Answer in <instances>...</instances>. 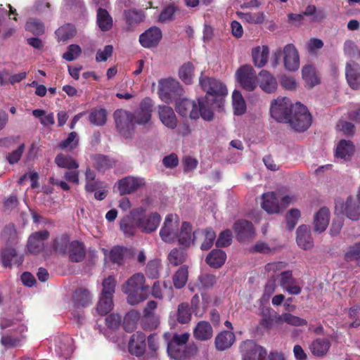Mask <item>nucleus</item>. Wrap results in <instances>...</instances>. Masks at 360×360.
I'll list each match as a JSON object with an SVG mask.
<instances>
[{"mask_svg":"<svg viewBox=\"0 0 360 360\" xmlns=\"http://www.w3.org/2000/svg\"><path fill=\"white\" fill-rule=\"evenodd\" d=\"M22 315L18 314L15 319H11L6 316L1 318L0 328L1 330L10 328L11 333L9 335H1V344L6 347H18L21 345L25 339L24 333L27 331V328L21 323Z\"/></svg>","mask_w":360,"mask_h":360,"instance_id":"f257e3e1","label":"nucleus"},{"mask_svg":"<svg viewBox=\"0 0 360 360\" xmlns=\"http://www.w3.org/2000/svg\"><path fill=\"white\" fill-rule=\"evenodd\" d=\"M169 333H165L164 335L165 340L167 341L168 355L171 358L177 360H183L188 356L189 352L186 343L190 337L189 333L175 334L170 341H169Z\"/></svg>","mask_w":360,"mask_h":360,"instance_id":"f03ea898","label":"nucleus"},{"mask_svg":"<svg viewBox=\"0 0 360 360\" xmlns=\"http://www.w3.org/2000/svg\"><path fill=\"white\" fill-rule=\"evenodd\" d=\"M285 123L296 131H304L311 126V116L306 106L296 103Z\"/></svg>","mask_w":360,"mask_h":360,"instance_id":"7ed1b4c3","label":"nucleus"},{"mask_svg":"<svg viewBox=\"0 0 360 360\" xmlns=\"http://www.w3.org/2000/svg\"><path fill=\"white\" fill-rule=\"evenodd\" d=\"M117 131L124 138L131 136L135 130V114L123 109H117L113 113Z\"/></svg>","mask_w":360,"mask_h":360,"instance_id":"20e7f679","label":"nucleus"},{"mask_svg":"<svg viewBox=\"0 0 360 360\" xmlns=\"http://www.w3.org/2000/svg\"><path fill=\"white\" fill-rule=\"evenodd\" d=\"M269 295L264 294L260 300V306L259 307V314L262 316L260 325L267 329L276 328H281V314H277L269 307H265L269 301Z\"/></svg>","mask_w":360,"mask_h":360,"instance_id":"39448f33","label":"nucleus"},{"mask_svg":"<svg viewBox=\"0 0 360 360\" xmlns=\"http://www.w3.org/2000/svg\"><path fill=\"white\" fill-rule=\"evenodd\" d=\"M294 105L289 98H278L271 105L270 112L271 117L279 122H286L288 118L292 111Z\"/></svg>","mask_w":360,"mask_h":360,"instance_id":"423d86ee","label":"nucleus"},{"mask_svg":"<svg viewBox=\"0 0 360 360\" xmlns=\"http://www.w3.org/2000/svg\"><path fill=\"white\" fill-rule=\"evenodd\" d=\"M237 82L240 86L248 91H252L257 86V75L253 68L250 65L241 66L236 73Z\"/></svg>","mask_w":360,"mask_h":360,"instance_id":"0eeeda50","label":"nucleus"},{"mask_svg":"<svg viewBox=\"0 0 360 360\" xmlns=\"http://www.w3.org/2000/svg\"><path fill=\"white\" fill-rule=\"evenodd\" d=\"M199 83L202 90L207 93L206 96L208 98L224 96L227 94V88L222 82L214 78L203 77L202 72Z\"/></svg>","mask_w":360,"mask_h":360,"instance_id":"6e6552de","label":"nucleus"},{"mask_svg":"<svg viewBox=\"0 0 360 360\" xmlns=\"http://www.w3.org/2000/svg\"><path fill=\"white\" fill-rule=\"evenodd\" d=\"M243 360H264L266 350L252 340L245 341L240 346Z\"/></svg>","mask_w":360,"mask_h":360,"instance_id":"1a4fd4ad","label":"nucleus"},{"mask_svg":"<svg viewBox=\"0 0 360 360\" xmlns=\"http://www.w3.org/2000/svg\"><path fill=\"white\" fill-rule=\"evenodd\" d=\"M176 219V215L168 214L160 229V236L166 243L173 242L178 236L179 223Z\"/></svg>","mask_w":360,"mask_h":360,"instance_id":"9d476101","label":"nucleus"},{"mask_svg":"<svg viewBox=\"0 0 360 360\" xmlns=\"http://www.w3.org/2000/svg\"><path fill=\"white\" fill-rule=\"evenodd\" d=\"M148 289L149 286L146 285V278L142 273L133 274L122 286L123 292H143L148 291Z\"/></svg>","mask_w":360,"mask_h":360,"instance_id":"9b49d317","label":"nucleus"},{"mask_svg":"<svg viewBox=\"0 0 360 360\" xmlns=\"http://www.w3.org/2000/svg\"><path fill=\"white\" fill-rule=\"evenodd\" d=\"M233 229L239 242H245L254 237L255 229L252 222L249 221L238 220L234 223Z\"/></svg>","mask_w":360,"mask_h":360,"instance_id":"f8f14e48","label":"nucleus"},{"mask_svg":"<svg viewBox=\"0 0 360 360\" xmlns=\"http://www.w3.org/2000/svg\"><path fill=\"white\" fill-rule=\"evenodd\" d=\"M182 89L179 82L174 79L160 80L158 94L162 100L167 102L173 95L180 94Z\"/></svg>","mask_w":360,"mask_h":360,"instance_id":"ddd939ff","label":"nucleus"},{"mask_svg":"<svg viewBox=\"0 0 360 360\" xmlns=\"http://www.w3.org/2000/svg\"><path fill=\"white\" fill-rule=\"evenodd\" d=\"M162 37L161 30L156 26H153L139 36V42L144 48L150 49L157 46Z\"/></svg>","mask_w":360,"mask_h":360,"instance_id":"4468645a","label":"nucleus"},{"mask_svg":"<svg viewBox=\"0 0 360 360\" xmlns=\"http://www.w3.org/2000/svg\"><path fill=\"white\" fill-rule=\"evenodd\" d=\"M144 184L143 179L129 176L118 181L117 189L120 195H124L135 192Z\"/></svg>","mask_w":360,"mask_h":360,"instance_id":"2eb2a0df","label":"nucleus"},{"mask_svg":"<svg viewBox=\"0 0 360 360\" xmlns=\"http://www.w3.org/2000/svg\"><path fill=\"white\" fill-rule=\"evenodd\" d=\"M175 110L176 112L182 117L189 115L190 118L194 120L199 117L198 105L195 101L190 99L181 98L177 101Z\"/></svg>","mask_w":360,"mask_h":360,"instance_id":"dca6fc26","label":"nucleus"},{"mask_svg":"<svg viewBox=\"0 0 360 360\" xmlns=\"http://www.w3.org/2000/svg\"><path fill=\"white\" fill-rule=\"evenodd\" d=\"M49 235L47 230L32 233L27 241V248L28 251L32 254L39 253L44 248V241L49 238Z\"/></svg>","mask_w":360,"mask_h":360,"instance_id":"f3484780","label":"nucleus"},{"mask_svg":"<svg viewBox=\"0 0 360 360\" xmlns=\"http://www.w3.org/2000/svg\"><path fill=\"white\" fill-rule=\"evenodd\" d=\"M146 335L141 332L134 333L128 343L129 353L136 356H142L146 352Z\"/></svg>","mask_w":360,"mask_h":360,"instance_id":"a211bd4d","label":"nucleus"},{"mask_svg":"<svg viewBox=\"0 0 360 360\" xmlns=\"http://www.w3.org/2000/svg\"><path fill=\"white\" fill-rule=\"evenodd\" d=\"M284 66L289 71H295L300 66L298 51L292 44H287L283 49Z\"/></svg>","mask_w":360,"mask_h":360,"instance_id":"6ab92c4d","label":"nucleus"},{"mask_svg":"<svg viewBox=\"0 0 360 360\" xmlns=\"http://www.w3.org/2000/svg\"><path fill=\"white\" fill-rule=\"evenodd\" d=\"M24 260L22 255H19L15 248L6 246L1 251V262L4 267H11L12 264L20 266Z\"/></svg>","mask_w":360,"mask_h":360,"instance_id":"aec40b11","label":"nucleus"},{"mask_svg":"<svg viewBox=\"0 0 360 360\" xmlns=\"http://www.w3.org/2000/svg\"><path fill=\"white\" fill-rule=\"evenodd\" d=\"M160 220V215L157 212H153L148 216L139 218L136 221V225L143 232L149 233L157 229Z\"/></svg>","mask_w":360,"mask_h":360,"instance_id":"412c9836","label":"nucleus"},{"mask_svg":"<svg viewBox=\"0 0 360 360\" xmlns=\"http://www.w3.org/2000/svg\"><path fill=\"white\" fill-rule=\"evenodd\" d=\"M342 213L349 219L357 221L360 219V202L354 196L347 197L345 203L342 205Z\"/></svg>","mask_w":360,"mask_h":360,"instance_id":"4be33fe9","label":"nucleus"},{"mask_svg":"<svg viewBox=\"0 0 360 360\" xmlns=\"http://www.w3.org/2000/svg\"><path fill=\"white\" fill-rule=\"evenodd\" d=\"M346 78L349 86L353 89L360 88V66L351 60L346 65Z\"/></svg>","mask_w":360,"mask_h":360,"instance_id":"5701e85b","label":"nucleus"},{"mask_svg":"<svg viewBox=\"0 0 360 360\" xmlns=\"http://www.w3.org/2000/svg\"><path fill=\"white\" fill-rule=\"evenodd\" d=\"M296 240L299 247L304 250H310L314 246V241L311 235V229L309 226L301 225L296 231Z\"/></svg>","mask_w":360,"mask_h":360,"instance_id":"b1692460","label":"nucleus"},{"mask_svg":"<svg viewBox=\"0 0 360 360\" xmlns=\"http://www.w3.org/2000/svg\"><path fill=\"white\" fill-rule=\"evenodd\" d=\"M68 257L72 262H81L86 256V249L84 243L79 240H72L69 244V248L67 251Z\"/></svg>","mask_w":360,"mask_h":360,"instance_id":"393cba45","label":"nucleus"},{"mask_svg":"<svg viewBox=\"0 0 360 360\" xmlns=\"http://www.w3.org/2000/svg\"><path fill=\"white\" fill-rule=\"evenodd\" d=\"M157 307V303L155 301H150L147 304V307L144 309V316L143 319L142 326L145 330H153L156 328L159 324L158 317L153 314V311Z\"/></svg>","mask_w":360,"mask_h":360,"instance_id":"a878e982","label":"nucleus"},{"mask_svg":"<svg viewBox=\"0 0 360 360\" xmlns=\"http://www.w3.org/2000/svg\"><path fill=\"white\" fill-rule=\"evenodd\" d=\"M158 115L165 126L172 129L176 127L177 119L172 108L167 105H159Z\"/></svg>","mask_w":360,"mask_h":360,"instance_id":"bb28decb","label":"nucleus"},{"mask_svg":"<svg viewBox=\"0 0 360 360\" xmlns=\"http://www.w3.org/2000/svg\"><path fill=\"white\" fill-rule=\"evenodd\" d=\"M258 82L260 88L268 94L274 92L278 86L276 79L265 70H262L259 73Z\"/></svg>","mask_w":360,"mask_h":360,"instance_id":"cd10ccee","label":"nucleus"},{"mask_svg":"<svg viewBox=\"0 0 360 360\" xmlns=\"http://www.w3.org/2000/svg\"><path fill=\"white\" fill-rule=\"evenodd\" d=\"M355 147L352 141L342 139L339 141L335 149V157L345 161L351 160L354 154Z\"/></svg>","mask_w":360,"mask_h":360,"instance_id":"c85d7f7f","label":"nucleus"},{"mask_svg":"<svg viewBox=\"0 0 360 360\" xmlns=\"http://www.w3.org/2000/svg\"><path fill=\"white\" fill-rule=\"evenodd\" d=\"M330 221V211L326 207H321L314 215V230L318 233L323 232L328 227Z\"/></svg>","mask_w":360,"mask_h":360,"instance_id":"c756f323","label":"nucleus"},{"mask_svg":"<svg viewBox=\"0 0 360 360\" xmlns=\"http://www.w3.org/2000/svg\"><path fill=\"white\" fill-rule=\"evenodd\" d=\"M280 285L288 292H300L301 288L292 277L291 271H284L280 274Z\"/></svg>","mask_w":360,"mask_h":360,"instance_id":"7c9ffc66","label":"nucleus"},{"mask_svg":"<svg viewBox=\"0 0 360 360\" xmlns=\"http://www.w3.org/2000/svg\"><path fill=\"white\" fill-rule=\"evenodd\" d=\"M226 254L220 249L212 250L206 257L205 262L211 267L220 268L226 262Z\"/></svg>","mask_w":360,"mask_h":360,"instance_id":"2f4dec72","label":"nucleus"},{"mask_svg":"<svg viewBox=\"0 0 360 360\" xmlns=\"http://www.w3.org/2000/svg\"><path fill=\"white\" fill-rule=\"evenodd\" d=\"M235 342V335L231 331H222L215 338V346L217 350L229 349Z\"/></svg>","mask_w":360,"mask_h":360,"instance_id":"473e14b6","label":"nucleus"},{"mask_svg":"<svg viewBox=\"0 0 360 360\" xmlns=\"http://www.w3.org/2000/svg\"><path fill=\"white\" fill-rule=\"evenodd\" d=\"M96 23L101 31L107 32L112 27L113 20L106 9L100 7L96 13Z\"/></svg>","mask_w":360,"mask_h":360,"instance_id":"72a5a7b5","label":"nucleus"},{"mask_svg":"<svg viewBox=\"0 0 360 360\" xmlns=\"http://www.w3.org/2000/svg\"><path fill=\"white\" fill-rule=\"evenodd\" d=\"M262 208L269 214L278 213L280 210L278 199L274 192L262 195Z\"/></svg>","mask_w":360,"mask_h":360,"instance_id":"f704fd0d","label":"nucleus"},{"mask_svg":"<svg viewBox=\"0 0 360 360\" xmlns=\"http://www.w3.org/2000/svg\"><path fill=\"white\" fill-rule=\"evenodd\" d=\"M269 50L267 46H257L252 50L254 65L257 68L264 67L269 58Z\"/></svg>","mask_w":360,"mask_h":360,"instance_id":"c9c22d12","label":"nucleus"},{"mask_svg":"<svg viewBox=\"0 0 360 360\" xmlns=\"http://www.w3.org/2000/svg\"><path fill=\"white\" fill-rule=\"evenodd\" d=\"M330 342L326 338H317L309 346L311 353L318 357L325 356L329 350Z\"/></svg>","mask_w":360,"mask_h":360,"instance_id":"e433bc0d","label":"nucleus"},{"mask_svg":"<svg viewBox=\"0 0 360 360\" xmlns=\"http://www.w3.org/2000/svg\"><path fill=\"white\" fill-rule=\"evenodd\" d=\"M213 330L211 325L207 321H200L194 329L195 338L200 340H207L212 338Z\"/></svg>","mask_w":360,"mask_h":360,"instance_id":"4c0bfd02","label":"nucleus"},{"mask_svg":"<svg viewBox=\"0 0 360 360\" xmlns=\"http://www.w3.org/2000/svg\"><path fill=\"white\" fill-rule=\"evenodd\" d=\"M179 242L181 245L186 247L190 245L195 240L196 238L193 237L192 233V226L189 222L184 221L181 224V231L178 235Z\"/></svg>","mask_w":360,"mask_h":360,"instance_id":"58836bf2","label":"nucleus"},{"mask_svg":"<svg viewBox=\"0 0 360 360\" xmlns=\"http://www.w3.org/2000/svg\"><path fill=\"white\" fill-rule=\"evenodd\" d=\"M89 122L91 124L102 127L107 122V111L105 108H94L89 115Z\"/></svg>","mask_w":360,"mask_h":360,"instance_id":"ea45409f","label":"nucleus"},{"mask_svg":"<svg viewBox=\"0 0 360 360\" xmlns=\"http://www.w3.org/2000/svg\"><path fill=\"white\" fill-rule=\"evenodd\" d=\"M193 235L194 238H196L198 235L203 236L204 240L200 246L202 250H207L211 248L216 238V233L210 227L200 231H195Z\"/></svg>","mask_w":360,"mask_h":360,"instance_id":"a19ab883","label":"nucleus"},{"mask_svg":"<svg viewBox=\"0 0 360 360\" xmlns=\"http://www.w3.org/2000/svg\"><path fill=\"white\" fill-rule=\"evenodd\" d=\"M112 294H101L97 304V311L101 315H105L113 308Z\"/></svg>","mask_w":360,"mask_h":360,"instance_id":"79ce46f5","label":"nucleus"},{"mask_svg":"<svg viewBox=\"0 0 360 360\" xmlns=\"http://www.w3.org/2000/svg\"><path fill=\"white\" fill-rule=\"evenodd\" d=\"M124 16L126 23L130 26H134L143 22L145 19V14L142 11L136 9H129L124 11Z\"/></svg>","mask_w":360,"mask_h":360,"instance_id":"37998d69","label":"nucleus"},{"mask_svg":"<svg viewBox=\"0 0 360 360\" xmlns=\"http://www.w3.org/2000/svg\"><path fill=\"white\" fill-rule=\"evenodd\" d=\"M92 160L94 168L101 172H105L107 169L114 166V162L104 155H94Z\"/></svg>","mask_w":360,"mask_h":360,"instance_id":"c03bdc74","label":"nucleus"},{"mask_svg":"<svg viewBox=\"0 0 360 360\" xmlns=\"http://www.w3.org/2000/svg\"><path fill=\"white\" fill-rule=\"evenodd\" d=\"M55 163L60 168L68 170L77 169L79 167L78 162L70 155L60 153L55 158Z\"/></svg>","mask_w":360,"mask_h":360,"instance_id":"a18cd8bd","label":"nucleus"},{"mask_svg":"<svg viewBox=\"0 0 360 360\" xmlns=\"http://www.w3.org/2000/svg\"><path fill=\"white\" fill-rule=\"evenodd\" d=\"M302 78L308 88H312L319 83L316 70L311 65H305L302 70Z\"/></svg>","mask_w":360,"mask_h":360,"instance_id":"49530a36","label":"nucleus"},{"mask_svg":"<svg viewBox=\"0 0 360 360\" xmlns=\"http://www.w3.org/2000/svg\"><path fill=\"white\" fill-rule=\"evenodd\" d=\"M194 65L191 62L184 63L179 70V78L186 84H191L194 77Z\"/></svg>","mask_w":360,"mask_h":360,"instance_id":"de8ad7c7","label":"nucleus"},{"mask_svg":"<svg viewBox=\"0 0 360 360\" xmlns=\"http://www.w3.org/2000/svg\"><path fill=\"white\" fill-rule=\"evenodd\" d=\"M2 237L6 240L7 246L15 245L18 243V232L14 224H9L4 228Z\"/></svg>","mask_w":360,"mask_h":360,"instance_id":"09e8293b","label":"nucleus"},{"mask_svg":"<svg viewBox=\"0 0 360 360\" xmlns=\"http://www.w3.org/2000/svg\"><path fill=\"white\" fill-rule=\"evenodd\" d=\"M188 267L183 265L176 271L173 276L174 285L176 289H181L185 286L188 281Z\"/></svg>","mask_w":360,"mask_h":360,"instance_id":"8fccbe9b","label":"nucleus"},{"mask_svg":"<svg viewBox=\"0 0 360 360\" xmlns=\"http://www.w3.org/2000/svg\"><path fill=\"white\" fill-rule=\"evenodd\" d=\"M233 107L234 114L236 115H241L245 113L246 110L245 101L239 91L235 90L232 94Z\"/></svg>","mask_w":360,"mask_h":360,"instance_id":"3c124183","label":"nucleus"},{"mask_svg":"<svg viewBox=\"0 0 360 360\" xmlns=\"http://www.w3.org/2000/svg\"><path fill=\"white\" fill-rule=\"evenodd\" d=\"M187 253L183 248H174L168 255L169 263L174 266H178L183 264L186 258Z\"/></svg>","mask_w":360,"mask_h":360,"instance_id":"603ef678","label":"nucleus"},{"mask_svg":"<svg viewBox=\"0 0 360 360\" xmlns=\"http://www.w3.org/2000/svg\"><path fill=\"white\" fill-rule=\"evenodd\" d=\"M208 100L207 96H205V98L198 99V110L199 116L200 115L205 120L210 121L213 119L214 114L211 110Z\"/></svg>","mask_w":360,"mask_h":360,"instance_id":"864d4df0","label":"nucleus"},{"mask_svg":"<svg viewBox=\"0 0 360 360\" xmlns=\"http://www.w3.org/2000/svg\"><path fill=\"white\" fill-rule=\"evenodd\" d=\"M127 249L122 246H114L110 251L109 259L113 264L121 266L124 264V257Z\"/></svg>","mask_w":360,"mask_h":360,"instance_id":"5fc2aeb1","label":"nucleus"},{"mask_svg":"<svg viewBox=\"0 0 360 360\" xmlns=\"http://www.w3.org/2000/svg\"><path fill=\"white\" fill-rule=\"evenodd\" d=\"M70 243L69 236L63 234L54 239L53 248L57 252L66 254Z\"/></svg>","mask_w":360,"mask_h":360,"instance_id":"6e6d98bb","label":"nucleus"},{"mask_svg":"<svg viewBox=\"0 0 360 360\" xmlns=\"http://www.w3.org/2000/svg\"><path fill=\"white\" fill-rule=\"evenodd\" d=\"M280 319L281 327L285 323L292 326H306L307 324V321L305 319L292 315V314L290 313H283L282 314H281Z\"/></svg>","mask_w":360,"mask_h":360,"instance_id":"4d7b16f0","label":"nucleus"},{"mask_svg":"<svg viewBox=\"0 0 360 360\" xmlns=\"http://www.w3.org/2000/svg\"><path fill=\"white\" fill-rule=\"evenodd\" d=\"M139 319V313L136 310L128 312L123 321V326L125 330L131 332L135 329L136 323Z\"/></svg>","mask_w":360,"mask_h":360,"instance_id":"13d9d810","label":"nucleus"},{"mask_svg":"<svg viewBox=\"0 0 360 360\" xmlns=\"http://www.w3.org/2000/svg\"><path fill=\"white\" fill-rule=\"evenodd\" d=\"M25 30L34 35H40L44 32V25L37 18H30L25 25Z\"/></svg>","mask_w":360,"mask_h":360,"instance_id":"bf43d9fd","label":"nucleus"},{"mask_svg":"<svg viewBox=\"0 0 360 360\" xmlns=\"http://www.w3.org/2000/svg\"><path fill=\"white\" fill-rule=\"evenodd\" d=\"M76 33V30L74 25L67 24L59 27L56 34L60 41H66L67 39L72 37Z\"/></svg>","mask_w":360,"mask_h":360,"instance_id":"052dcab7","label":"nucleus"},{"mask_svg":"<svg viewBox=\"0 0 360 360\" xmlns=\"http://www.w3.org/2000/svg\"><path fill=\"white\" fill-rule=\"evenodd\" d=\"M79 143V139L77 132L72 131L70 132L68 137L62 141L59 145L58 148L61 150H64L67 148H70L71 150L75 148Z\"/></svg>","mask_w":360,"mask_h":360,"instance_id":"680f3d73","label":"nucleus"},{"mask_svg":"<svg viewBox=\"0 0 360 360\" xmlns=\"http://www.w3.org/2000/svg\"><path fill=\"white\" fill-rule=\"evenodd\" d=\"M240 18L251 24H260L264 20V15L262 12L259 13H239Z\"/></svg>","mask_w":360,"mask_h":360,"instance_id":"e2e57ef3","label":"nucleus"},{"mask_svg":"<svg viewBox=\"0 0 360 360\" xmlns=\"http://www.w3.org/2000/svg\"><path fill=\"white\" fill-rule=\"evenodd\" d=\"M300 216L301 213L298 209L293 208L288 211L285 216L286 228L290 231L292 230L295 227Z\"/></svg>","mask_w":360,"mask_h":360,"instance_id":"0e129e2a","label":"nucleus"},{"mask_svg":"<svg viewBox=\"0 0 360 360\" xmlns=\"http://www.w3.org/2000/svg\"><path fill=\"white\" fill-rule=\"evenodd\" d=\"M232 233L231 230L226 229L221 231L216 241V245L219 248H226L231 245Z\"/></svg>","mask_w":360,"mask_h":360,"instance_id":"69168bd1","label":"nucleus"},{"mask_svg":"<svg viewBox=\"0 0 360 360\" xmlns=\"http://www.w3.org/2000/svg\"><path fill=\"white\" fill-rule=\"evenodd\" d=\"M191 313L187 304H181L178 308V321L181 323H188L191 320Z\"/></svg>","mask_w":360,"mask_h":360,"instance_id":"338daca9","label":"nucleus"},{"mask_svg":"<svg viewBox=\"0 0 360 360\" xmlns=\"http://www.w3.org/2000/svg\"><path fill=\"white\" fill-rule=\"evenodd\" d=\"M82 53V49L79 45L71 44L68 47V51L63 53V58L68 61L75 60Z\"/></svg>","mask_w":360,"mask_h":360,"instance_id":"774afa93","label":"nucleus"}]
</instances>
